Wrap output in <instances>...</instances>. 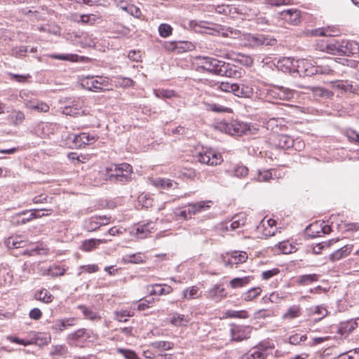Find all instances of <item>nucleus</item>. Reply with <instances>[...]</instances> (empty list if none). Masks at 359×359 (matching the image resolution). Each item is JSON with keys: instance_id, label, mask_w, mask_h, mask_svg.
<instances>
[{"instance_id": "nucleus-29", "label": "nucleus", "mask_w": 359, "mask_h": 359, "mask_svg": "<svg viewBox=\"0 0 359 359\" xmlns=\"http://www.w3.org/2000/svg\"><path fill=\"white\" fill-rule=\"evenodd\" d=\"M248 259V254L245 252H234L232 253L231 258L226 265L229 264H238L243 263Z\"/></svg>"}, {"instance_id": "nucleus-19", "label": "nucleus", "mask_w": 359, "mask_h": 359, "mask_svg": "<svg viewBox=\"0 0 359 359\" xmlns=\"http://www.w3.org/2000/svg\"><path fill=\"white\" fill-rule=\"evenodd\" d=\"M359 319L350 320L341 323L339 327V332L341 335H348L351 333L358 326Z\"/></svg>"}, {"instance_id": "nucleus-3", "label": "nucleus", "mask_w": 359, "mask_h": 359, "mask_svg": "<svg viewBox=\"0 0 359 359\" xmlns=\"http://www.w3.org/2000/svg\"><path fill=\"white\" fill-rule=\"evenodd\" d=\"M267 95L271 99L289 101L294 97V90L283 86H273L268 90Z\"/></svg>"}, {"instance_id": "nucleus-30", "label": "nucleus", "mask_w": 359, "mask_h": 359, "mask_svg": "<svg viewBox=\"0 0 359 359\" xmlns=\"http://www.w3.org/2000/svg\"><path fill=\"white\" fill-rule=\"evenodd\" d=\"M100 226V221L97 216L91 217L86 219L84 223V228L88 231H94Z\"/></svg>"}, {"instance_id": "nucleus-20", "label": "nucleus", "mask_w": 359, "mask_h": 359, "mask_svg": "<svg viewBox=\"0 0 359 359\" xmlns=\"http://www.w3.org/2000/svg\"><path fill=\"white\" fill-rule=\"evenodd\" d=\"M4 244L8 249H17L25 247V241L20 236H13L6 239Z\"/></svg>"}, {"instance_id": "nucleus-52", "label": "nucleus", "mask_w": 359, "mask_h": 359, "mask_svg": "<svg viewBox=\"0 0 359 359\" xmlns=\"http://www.w3.org/2000/svg\"><path fill=\"white\" fill-rule=\"evenodd\" d=\"M172 28L168 24H161L158 27V32L161 36L168 37L172 34Z\"/></svg>"}, {"instance_id": "nucleus-43", "label": "nucleus", "mask_w": 359, "mask_h": 359, "mask_svg": "<svg viewBox=\"0 0 359 359\" xmlns=\"http://www.w3.org/2000/svg\"><path fill=\"white\" fill-rule=\"evenodd\" d=\"M123 260L126 262L133 263V264L142 263L144 261L141 253H135V254H133V255H126L123 257Z\"/></svg>"}, {"instance_id": "nucleus-44", "label": "nucleus", "mask_w": 359, "mask_h": 359, "mask_svg": "<svg viewBox=\"0 0 359 359\" xmlns=\"http://www.w3.org/2000/svg\"><path fill=\"white\" fill-rule=\"evenodd\" d=\"M183 297L187 299H191L199 297L198 288L196 286H192L190 288H187L183 291Z\"/></svg>"}, {"instance_id": "nucleus-16", "label": "nucleus", "mask_w": 359, "mask_h": 359, "mask_svg": "<svg viewBox=\"0 0 359 359\" xmlns=\"http://www.w3.org/2000/svg\"><path fill=\"white\" fill-rule=\"evenodd\" d=\"M342 55H353L359 53V43L355 41H342Z\"/></svg>"}, {"instance_id": "nucleus-46", "label": "nucleus", "mask_w": 359, "mask_h": 359, "mask_svg": "<svg viewBox=\"0 0 359 359\" xmlns=\"http://www.w3.org/2000/svg\"><path fill=\"white\" fill-rule=\"evenodd\" d=\"M230 63H226L224 61L218 60V64L216 65L215 74L224 76L228 70V67Z\"/></svg>"}, {"instance_id": "nucleus-47", "label": "nucleus", "mask_w": 359, "mask_h": 359, "mask_svg": "<svg viewBox=\"0 0 359 359\" xmlns=\"http://www.w3.org/2000/svg\"><path fill=\"white\" fill-rule=\"evenodd\" d=\"M246 219L243 215H236L233 218L232 222L230 224L231 230H235L245 223Z\"/></svg>"}, {"instance_id": "nucleus-18", "label": "nucleus", "mask_w": 359, "mask_h": 359, "mask_svg": "<svg viewBox=\"0 0 359 359\" xmlns=\"http://www.w3.org/2000/svg\"><path fill=\"white\" fill-rule=\"evenodd\" d=\"M282 19L291 25H297L299 22V12L297 10H285L280 13Z\"/></svg>"}, {"instance_id": "nucleus-25", "label": "nucleus", "mask_w": 359, "mask_h": 359, "mask_svg": "<svg viewBox=\"0 0 359 359\" xmlns=\"http://www.w3.org/2000/svg\"><path fill=\"white\" fill-rule=\"evenodd\" d=\"M352 248L348 245H344V247L338 249L334 251L330 255V259L332 262H335L339 260L340 259L344 258L347 257L351 252Z\"/></svg>"}, {"instance_id": "nucleus-10", "label": "nucleus", "mask_w": 359, "mask_h": 359, "mask_svg": "<svg viewBox=\"0 0 359 359\" xmlns=\"http://www.w3.org/2000/svg\"><path fill=\"white\" fill-rule=\"evenodd\" d=\"M90 337V333L86 329H79L68 334L67 340L70 345H76L77 342L86 340Z\"/></svg>"}, {"instance_id": "nucleus-32", "label": "nucleus", "mask_w": 359, "mask_h": 359, "mask_svg": "<svg viewBox=\"0 0 359 359\" xmlns=\"http://www.w3.org/2000/svg\"><path fill=\"white\" fill-rule=\"evenodd\" d=\"M8 118L12 124L19 126L22 124L25 120V116L22 111L15 110L11 113Z\"/></svg>"}, {"instance_id": "nucleus-13", "label": "nucleus", "mask_w": 359, "mask_h": 359, "mask_svg": "<svg viewBox=\"0 0 359 359\" xmlns=\"http://www.w3.org/2000/svg\"><path fill=\"white\" fill-rule=\"evenodd\" d=\"M76 319L67 318L65 319H57L52 323L51 329L55 331L62 332L69 327L76 325Z\"/></svg>"}, {"instance_id": "nucleus-9", "label": "nucleus", "mask_w": 359, "mask_h": 359, "mask_svg": "<svg viewBox=\"0 0 359 359\" xmlns=\"http://www.w3.org/2000/svg\"><path fill=\"white\" fill-rule=\"evenodd\" d=\"M68 138L72 139L75 146L78 147L92 144L97 140V136L86 133H82L79 135L72 134Z\"/></svg>"}, {"instance_id": "nucleus-49", "label": "nucleus", "mask_w": 359, "mask_h": 359, "mask_svg": "<svg viewBox=\"0 0 359 359\" xmlns=\"http://www.w3.org/2000/svg\"><path fill=\"white\" fill-rule=\"evenodd\" d=\"M226 316L227 318H248V314L246 311H233V310H228L226 313Z\"/></svg>"}, {"instance_id": "nucleus-36", "label": "nucleus", "mask_w": 359, "mask_h": 359, "mask_svg": "<svg viewBox=\"0 0 359 359\" xmlns=\"http://www.w3.org/2000/svg\"><path fill=\"white\" fill-rule=\"evenodd\" d=\"M151 347L154 348L161 350V351H168L173 348L174 344L170 341H154L151 344Z\"/></svg>"}, {"instance_id": "nucleus-26", "label": "nucleus", "mask_w": 359, "mask_h": 359, "mask_svg": "<svg viewBox=\"0 0 359 359\" xmlns=\"http://www.w3.org/2000/svg\"><path fill=\"white\" fill-rule=\"evenodd\" d=\"M62 114L68 116H74L76 115L84 114V111H81L79 104L73 102L71 105H66L62 108Z\"/></svg>"}, {"instance_id": "nucleus-56", "label": "nucleus", "mask_w": 359, "mask_h": 359, "mask_svg": "<svg viewBox=\"0 0 359 359\" xmlns=\"http://www.w3.org/2000/svg\"><path fill=\"white\" fill-rule=\"evenodd\" d=\"M114 172L133 174V167L128 163H121L115 166Z\"/></svg>"}, {"instance_id": "nucleus-27", "label": "nucleus", "mask_w": 359, "mask_h": 359, "mask_svg": "<svg viewBox=\"0 0 359 359\" xmlns=\"http://www.w3.org/2000/svg\"><path fill=\"white\" fill-rule=\"evenodd\" d=\"M152 289L149 291L151 295H163L168 294L172 292V288L169 286L164 285V287L161 284H155L150 286Z\"/></svg>"}, {"instance_id": "nucleus-41", "label": "nucleus", "mask_w": 359, "mask_h": 359, "mask_svg": "<svg viewBox=\"0 0 359 359\" xmlns=\"http://www.w3.org/2000/svg\"><path fill=\"white\" fill-rule=\"evenodd\" d=\"M177 53H183L194 48V45L189 41H177Z\"/></svg>"}, {"instance_id": "nucleus-2", "label": "nucleus", "mask_w": 359, "mask_h": 359, "mask_svg": "<svg viewBox=\"0 0 359 359\" xmlns=\"http://www.w3.org/2000/svg\"><path fill=\"white\" fill-rule=\"evenodd\" d=\"M337 65V61L332 57L323 58L315 62L314 75H331Z\"/></svg>"}, {"instance_id": "nucleus-28", "label": "nucleus", "mask_w": 359, "mask_h": 359, "mask_svg": "<svg viewBox=\"0 0 359 359\" xmlns=\"http://www.w3.org/2000/svg\"><path fill=\"white\" fill-rule=\"evenodd\" d=\"M253 279V277L250 276L242 278H235L230 281L229 284L232 288L235 289L247 285Z\"/></svg>"}, {"instance_id": "nucleus-4", "label": "nucleus", "mask_w": 359, "mask_h": 359, "mask_svg": "<svg viewBox=\"0 0 359 359\" xmlns=\"http://www.w3.org/2000/svg\"><path fill=\"white\" fill-rule=\"evenodd\" d=\"M248 44L252 47H259L262 46H274L277 41L268 35L262 34H249L246 39Z\"/></svg>"}, {"instance_id": "nucleus-14", "label": "nucleus", "mask_w": 359, "mask_h": 359, "mask_svg": "<svg viewBox=\"0 0 359 359\" xmlns=\"http://www.w3.org/2000/svg\"><path fill=\"white\" fill-rule=\"evenodd\" d=\"M81 86L90 91H103V88L98 86L97 79L94 76H88L81 79Z\"/></svg>"}, {"instance_id": "nucleus-58", "label": "nucleus", "mask_w": 359, "mask_h": 359, "mask_svg": "<svg viewBox=\"0 0 359 359\" xmlns=\"http://www.w3.org/2000/svg\"><path fill=\"white\" fill-rule=\"evenodd\" d=\"M332 29L330 28H320L316 29L311 31V34L313 36H332Z\"/></svg>"}, {"instance_id": "nucleus-53", "label": "nucleus", "mask_w": 359, "mask_h": 359, "mask_svg": "<svg viewBox=\"0 0 359 359\" xmlns=\"http://www.w3.org/2000/svg\"><path fill=\"white\" fill-rule=\"evenodd\" d=\"M307 339L306 335H301L295 334L289 337L288 341L292 345H299L302 341H305Z\"/></svg>"}, {"instance_id": "nucleus-22", "label": "nucleus", "mask_w": 359, "mask_h": 359, "mask_svg": "<svg viewBox=\"0 0 359 359\" xmlns=\"http://www.w3.org/2000/svg\"><path fill=\"white\" fill-rule=\"evenodd\" d=\"M320 278V275L313 273V274H305L299 276L296 278L295 282L297 285L301 286H305L310 285L313 282H316Z\"/></svg>"}, {"instance_id": "nucleus-45", "label": "nucleus", "mask_w": 359, "mask_h": 359, "mask_svg": "<svg viewBox=\"0 0 359 359\" xmlns=\"http://www.w3.org/2000/svg\"><path fill=\"white\" fill-rule=\"evenodd\" d=\"M154 94L158 98H172L176 96V93L172 90H155Z\"/></svg>"}, {"instance_id": "nucleus-51", "label": "nucleus", "mask_w": 359, "mask_h": 359, "mask_svg": "<svg viewBox=\"0 0 359 359\" xmlns=\"http://www.w3.org/2000/svg\"><path fill=\"white\" fill-rule=\"evenodd\" d=\"M232 175L238 177H244L248 174V168L243 165H237L232 170Z\"/></svg>"}, {"instance_id": "nucleus-7", "label": "nucleus", "mask_w": 359, "mask_h": 359, "mask_svg": "<svg viewBox=\"0 0 359 359\" xmlns=\"http://www.w3.org/2000/svg\"><path fill=\"white\" fill-rule=\"evenodd\" d=\"M204 295L207 299L215 302H219L226 297L227 292L222 284H215L206 291Z\"/></svg>"}, {"instance_id": "nucleus-59", "label": "nucleus", "mask_w": 359, "mask_h": 359, "mask_svg": "<svg viewBox=\"0 0 359 359\" xmlns=\"http://www.w3.org/2000/svg\"><path fill=\"white\" fill-rule=\"evenodd\" d=\"M209 203H211L210 201H199V202H197L196 203H194V208H195V210H196V214L198 213V212H203L204 210H206L210 208V205L208 204Z\"/></svg>"}, {"instance_id": "nucleus-35", "label": "nucleus", "mask_w": 359, "mask_h": 359, "mask_svg": "<svg viewBox=\"0 0 359 359\" xmlns=\"http://www.w3.org/2000/svg\"><path fill=\"white\" fill-rule=\"evenodd\" d=\"M267 353L258 351L253 347L248 353L243 355V359H265Z\"/></svg>"}, {"instance_id": "nucleus-23", "label": "nucleus", "mask_w": 359, "mask_h": 359, "mask_svg": "<svg viewBox=\"0 0 359 359\" xmlns=\"http://www.w3.org/2000/svg\"><path fill=\"white\" fill-rule=\"evenodd\" d=\"M325 50L330 54L342 55V41L337 40L330 41L326 44Z\"/></svg>"}, {"instance_id": "nucleus-39", "label": "nucleus", "mask_w": 359, "mask_h": 359, "mask_svg": "<svg viewBox=\"0 0 359 359\" xmlns=\"http://www.w3.org/2000/svg\"><path fill=\"white\" fill-rule=\"evenodd\" d=\"M301 309L299 306L294 305L290 306L287 311L283 315V318L292 319L300 316Z\"/></svg>"}, {"instance_id": "nucleus-60", "label": "nucleus", "mask_w": 359, "mask_h": 359, "mask_svg": "<svg viewBox=\"0 0 359 359\" xmlns=\"http://www.w3.org/2000/svg\"><path fill=\"white\" fill-rule=\"evenodd\" d=\"M140 202L142 203V206H144L146 208H149L153 205V199L149 195H144L140 196Z\"/></svg>"}, {"instance_id": "nucleus-55", "label": "nucleus", "mask_w": 359, "mask_h": 359, "mask_svg": "<svg viewBox=\"0 0 359 359\" xmlns=\"http://www.w3.org/2000/svg\"><path fill=\"white\" fill-rule=\"evenodd\" d=\"M47 123H39L34 128V133L41 137H45L48 134L45 132V129L47 128Z\"/></svg>"}, {"instance_id": "nucleus-31", "label": "nucleus", "mask_w": 359, "mask_h": 359, "mask_svg": "<svg viewBox=\"0 0 359 359\" xmlns=\"http://www.w3.org/2000/svg\"><path fill=\"white\" fill-rule=\"evenodd\" d=\"M337 88L344 90V91H349L354 93H359V88L358 87V85L354 83L353 82H349L348 81H339L337 84Z\"/></svg>"}, {"instance_id": "nucleus-37", "label": "nucleus", "mask_w": 359, "mask_h": 359, "mask_svg": "<svg viewBox=\"0 0 359 359\" xmlns=\"http://www.w3.org/2000/svg\"><path fill=\"white\" fill-rule=\"evenodd\" d=\"M102 240L100 239H89L83 242L82 249L84 251L88 252L95 249L100 243H104Z\"/></svg>"}, {"instance_id": "nucleus-40", "label": "nucleus", "mask_w": 359, "mask_h": 359, "mask_svg": "<svg viewBox=\"0 0 359 359\" xmlns=\"http://www.w3.org/2000/svg\"><path fill=\"white\" fill-rule=\"evenodd\" d=\"M262 292V289L259 287H252L243 294V299L247 301H252L258 297Z\"/></svg>"}, {"instance_id": "nucleus-21", "label": "nucleus", "mask_w": 359, "mask_h": 359, "mask_svg": "<svg viewBox=\"0 0 359 359\" xmlns=\"http://www.w3.org/2000/svg\"><path fill=\"white\" fill-rule=\"evenodd\" d=\"M132 175L130 173L114 172V173L109 175V178L111 182L121 184H126L133 180Z\"/></svg>"}, {"instance_id": "nucleus-15", "label": "nucleus", "mask_w": 359, "mask_h": 359, "mask_svg": "<svg viewBox=\"0 0 359 359\" xmlns=\"http://www.w3.org/2000/svg\"><path fill=\"white\" fill-rule=\"evenodd\" d=\"M39 212V210L36 209L32 210V212L27 216V211L21 212L18 213V215H16L15 216L13 217V222L18 225L24 224L31 221L32 219L36 218L37 217L36 212Z\"/></svg>"}, {"instance_id": "nucleus-12", "label": "nucleus", "mask_w": 359, "mask_h": 359, "mask_svg": "<svg viewBox=\"0 0 359 359\" xmlns=\"http://www.w3.org/2000/svg\"><path fill=\"white\" fill-rule=\"evenodd\" d=\"M273 141L276 147L283 149L292 147L294 143V140L290 136L284 134L276 135Z\"/></svg>"}, {"instance_id": "nucleus-63", "label": "nucleus", "mask_w": 359, "mask_h": 359, "mask_svg": "<svg viewBox=\"0 0 359 359\" xmlns=\"http://www.w3.org/2000/svg\"><path fill=\"white\" fill-rule=\"evenodd\" d=\"M272 178V174L269 170L259 172L257 180L259 182H267Z\"/></svg>"}, {"instance_id": "nucleus-38", "label": "nucleus", "mask_w": 359, "mask_h": 359, "mask_svg": "<svg viewBox=\"0 0 359 359\" xmlns=\"http://www.w3.org/2000/svg\"><path fill=\"white\" fill-rule=\"evenodd\" d=\"M36 299L44 303H50L53 301V295L47 290H42L35 294Z\"/></svg>"}, {"instance_id": "nucleus-42", "label": "nucleus", "mask_w": 359, "mask_h": 359, "mask_svg": "<svg viewBox=\"0 0 359 359\" xmlns=\"http://www.w3.org/2000/svg\"><path fill=\"white\" fill-rule=\"evenodd\" d=\"M78 309H80L86 318L93 320L97 318L95 312H94L90 308L86 307L84 305H79Z\"/></svg>"}, {"instance_id": "nucleus-33", "label": "nucleus", "mask_w": 359, "mask_h": 359, "mask_svg": "<svg viewBox=\"0 0 359 359\" xmlns=\"http://www.w3.org/2000/svg\"><path fill=\"white\" fill-rule=\"evenodd\" d=\"M276 247H277L283 254H290L297 250V248L287 241L279 242Z\"/></svg>"}, {"instance_id": "nucleus-17", "label": "nucleus", "mask_w": 359, "mask_h": 359, "mask_svg": "<svg viewBox=\"0 0 359 359\" xmlns=\"http://www.w3.org/2000/svg\"><path fill=\"white\" fill-rule=\"evenodd\" d=\"M201 60L199 67L203 70L215 74L217 64H218V60L213 57H203L199 58Z\"/></svg>"}, {"instance_id": "nucleus-6", "label": "nucleus", "mask_w": 359, "mask_h": 359, "mask_svg": "<svg viewBox=\"0 0 359 359\" xmlns=\"http://www.w3.org/2000/svg\"><path fill=\"white\" fill-rule=\"evenodd\" d=\"M224 130L226 133L231 135L241 136L245 134L250 130V125L247 123L240 121H232L224 124Z\"/></svg>"}, {"instance_id": "nucleus-8", "label": "nucleus", "mask_w": 359, "mask_h": 359, "mask_svg": "<svg viewBox=\"0 0 359 359\" xmlns=\"http://www.w3.org/2000/svg\"><path fill=\"white\" fill-rule=\"evenodd\" d=\"M296 72L300 75L311 76L314 75L315 62L305 59H301L296 61Z\"/></svg>"}, {"instance_id": "nucleus-48", "label": "nucleus", "mask_w": 359, "mask_h": 359, "mask_svg": "<svg viewBox=\"0 0 359 359\" xmlns=\"http://www.w3.org/2000/svg\"><path fill=\"white\" fill-rule=\"evenodd\" d=\"M241 69L238 67L233 65L232 64H229L228 67V70L225 74L224 76L226 77H240L241 75Z\"/></svg>"}, {"instance_id": "nucleus-34", "label": "nucleus", "mask_w": 359, "mask_h": 359, "mask_svg": "<svg viewBox=\"0 0 359 359\" xmlns=\"http://www.w3.org/2000/svg\"><path fill=\"white\" fill-rule=\"evenodd\" d=\"M237 89V97H250L253 93L252 88L248 85L238 83Z\"/></svg>"}, {"instance_id": "nucleus-62", "label": "nucleus", "mask_w": 359, "mask_h": 359, "mask_svg": "<svg viewBox=\"0 0 359 359\" xmlns=\"http://www.w3.org/2000/svg\"><path fill=\"white\" fill-rule=\"evenodd\" d=\"M279 273L280 270L277 268H274L271 270L263 271L262 273V278L264 280H269L271 277L278 275Z\"/></svg>"}, {"instance_id": "nucleus-50", "label": "nucleus", "mask_w": 359, "mask_h": 359, "mask_svg": "<svg viewBox=\"0 0 359 359\" xmlns=\"http://www.w3.org/2000/svg\"><path fill=\"white\" fill-rule=\"evenodd\" d=\"M171 323L175 326H184L188 323V320L184 315L175 314L171 319Z\"/></svg>"}, {"instance_id": "nucleus-61", "label": "nucleus", "mask_w": 359, "mask_h": 359, "mask_svg": "<svg viewBox=\"0 0 359 359\" xmlns=\"http://www.w3.org/2000/svg\"><path fill=\"white\" fill-rule=\"evenodd\" d=\"M309 89L312 91L314 95L321 97L327 96L329 93L327 90L320 87H310Z\"/></svg>"}, {"instance_id": "nucleus-57", "label": "nucleus", "mask_w": 359, "mask_h": 359, "mask_svg": "<svg viewBox=\"0 0 359 359\" xmlns=\"http://www.w3.org/2000/svg\"><path fill=\"white\" fill-rule=\"evenodd\" d=\"M50 57L56 60L75 61V57H77L78 56L76 55L53 54L50 55Z\"/></svg>"}, {"instance_id": "nucleus-24", "label": "nucleus", "mask_w": 359, "mask_h": 359, "mask_svg": "<svg viewBox=\"0 0 359 359\" xmlns=\"http://www.w3.org/2000/svg\"><path fill=\"white\" fill-rule=\"evenodd\" d=\"M152 184L158 188L170 189L177 188L178 184L173 180L165 178H156L152 180Z\"/></svg>"}, {"instance_id": "nucleus-5", "label": "nucleus", "mask_w": 359, "mask_h": 359, "mask_svg": "<svg viewBox=\"0 0 359 359\" xmlns=\"http://www.w3.org/2000/svg\"><path fill=\"white\" fill-rule=\"evenodd\" d=\"M252 327L233 324L231 325L230 334L231 339L235 341H241L250 337Z\"/></svg>"}, {"instance_id": "nucleus-11", "label": "nucleus", "mask_w": 359, "mask_h": 359, "mask_svg": "<svg viewBox=\"0 0 359 359\" xmlns=\"http://www.w3.org/2000/svg\"><path fill=\"white\" fill-rule=\"evenodd\" d=\"M154 223L153 222H141L137 224L134 228L138 238L143 239L151 232L154 229Z\"/></svg>"}, {"instance_id": "nucleus-54", "label": "nucleus", "mask_w": 359, "mask_h": 359, "mask_svg": "<svg viewBox=\"0 0 359 359\" xmlns=\"http://www.w3.org/2000/svg\"><path fill=\"white\" fill-rule=\"evenodd\" d=\"M68 352V348L65 345H56L53 347L50 355H65Z\"/></svg>"}, {"instance_id": "nucleus-1", "label": "nucleus", "mask_w": 359, "mask_h": 359, "mask_svg": "<svg viewBox=\"0 0 359 359\" xmlns=\"http://www.w3.org/2000/svg\"><path fill=\"white\" fill-rule=\"evenodd\" d=\"M196 158L198 162L210 166L219 165L223 161L222 156L220 153L212 149L203 148Z\"/></svg>"}, {"instance_id": "nucleus-64", "label": "nucleus", "mask_w": 359, "mask_h": 359, "mask_svg": "<svg viewBox=\"0 0 359 359\" xmlns=\"http://www.w3.org/2000/svg\"><path fill=\"white\" fill-rule=\"evenodd\" d=\"M210 109L217 113L230 112L231 111V109L217 104H211Z\"/></svg>"}]
</instances>
